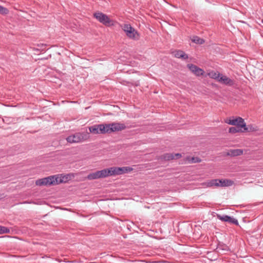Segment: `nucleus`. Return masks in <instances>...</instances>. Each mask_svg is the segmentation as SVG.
Returning <instances> with one entry per match:
<instances>
[{"instance_id":"nucleus-1","label":"nucleus","mask_w":263,"mask_h":263,"mask_svg":"<svg viewBox=\"0 0 263 263\" xmlns=\"http://www.w3.org/2000/svg\"><path fill=\"white\" fill-rule=\"evenodd\" d=\"M64 177L62 175L50 176L36 180L35 184L39 186L58 184L65 181L64 180Z\"/></svg>"},{"instance_id":"nucleus-2","label":"nucleus","mask_w":263,"mask_h":263,"mask_svg":"<svg viewBox=\"0 0 263 263\" xmlns=\"http://www.w3.org/2000/svg\"><path fill=\"white\" fill-rule=\"evenodd\" d=\"M93 17L100 23L107 27L114 26V21L105 14L97 11L93 14Z\"/></svg>"},{"instance_id":"nucleus-3","label":"nucleus","mask_w":263,"mask_h":263,"mask_svg":"<svg viewBox=\"0 0 263 263\" xmlns=\"http://www.w3.org/2000/svg\"><path fill=\"white\" fill-rule=\"evenodd\" d=\"M225 122L228 124L235 125L238 127H243L244 131H249L248 127L246 126V123L244 120L239 117L233 119H227Z\"/></svg>"},{"instance_id":"nucleus-4","label":"nucleus","mask_w":263,"mask_h":263,"mask_svg":"<svg viewBox=\"0 0 263 263\" xmlns=\"http://www.w3.org/2000/svg\"><path fill=\"white\" fill-rule=\"evenodd\" d=\"M107 126H108V133L121 131L126 128L125 125L123 123H112L110 124H107Z\"/></svg>"},{"instance_id":"nucleus-5","label":"nucleus","mask_w":263,"mask_h":263,"mask_svg":"<svg viewBox=\"0 0 263 263\" xmlns=\"http://www.w3.org/2000/svg\"><path fill=\"white\" fill-rule=\"evenodd\" d=\"M84 140V135L80 133L70 135L66 138L67 141L70 143L81 142L83 141Z\"/></svg>"},{"instance_id":"nucleus-6","label":"nucleus","mask_w":263,"mask_h":263,"mask_svg":"<svg viewBox=\"0 0 263 263\" xmlns=\"http://www.w3.org/2000/svg\"><path fill=\"white\" fill-rule=\"evenodd\" d=\"M106 171L103 169L101 171H98L95 173H90L87 176V179L89 180H93L100 178L106 177Z\"/></svg>"},{"instance_id":"nucleus-7","label":"nucleus","mask_w":263,"mask_h":263,"mask_svg":"<svg viewBox=\"0 0 263 263\" xmlns=\"http://www.w3.org/2000/svg\"><path fill=\"white\" fill-rule=\"evenodd\" d=\"M187 67L193 74L197 77L203 76L204 73V71L202 69L194 64H188L187 65Z\"/></svg>"},{"instance_id":"nucleus-8","label":"nucleus","mask_w":263,"mask_h":263,"mask_svg":"<svg viewBox=\"0 0 263 263\" xmlns=\"http://www.w3.org/2000/svg\"><path fill=\"white\" fill-rule=\"evenodd\" d=\"M217 217L218 219L222 221L228 222L230 223L234 224L236 226H238L239 224L237 219L228 215H220L219 214H217Z\"/></svg>"},{"instance_id":"nucleus-9","label":"nucleus","mask_w":263,"mask_h":263,"mask_svg":"<svg viewBox=\"0 0 263 263\" xmlns=\"http://www.w3.org/2000/svg\"><path fill=\"white\" fill-rule=\"evenodd\" d=\"M201 161V159L199 157L187 156L182 160V163L192 164L199 163Z\"/></svg>"},{"instance_id":"nucleus-10","label":"nucleus","mask_w":263,"mask_h":263,"mask_svg":"<svg viewBox=\"0 0 263 263\" xmlns=\"http://www.w3.org/2000/svg\"><path fill=\"white\" fill-rule=\"evenodd\" d=\"M219 82L229 86H232L234 84V81L233 80L230 79L226 76H223L222 74L220 77V79H219Z\"/></svg>"},{"instance_id":"nucleus-11","label":"nucleus","mask_w":263,"mask_h":263,"mask_svg":"<svg viewBox=\"0 0 263 263\" xmlns=\"http://www.w3.org/2000/svg\"><path fill=\"white\" fill-rule=\"evenodd\" d=\"M181 156V154L166 153L161 156V158L166 161L174 159L175 157Z\"/></svg>"},{"instance_id":"nucleus-12","label":"nucleus","mask_w":263,"mask_h":263,"mask_svg":"<svg viewBox=\"0 0 263 263\" xmlns=\"http://www.w3.org/2000/svg\"><path fill=\"white\" fill-rule=\"evenodd\" d=\"M218 186H230L234 184V181L230 179H218Z\"/></svg>"},{"instance_id":"nucleus-13","label":"nucleus","mask_w":263,"mask_h":263,"mask_svg":"<svg viewBox=\"0 0 263 263\" xmlns=\"http://www.w3.org/2000/svg\"><path fill=\"white\" fill-rule=\"evenodd\" d=\"M243 154V150L241 149H230L229 150L227 155L230 156L231 157H236L240 156Z\"/></svg>"},{"instance_id":"nucleus-14","label":"nucleus","mask_w":263,"mask_h":263,"mask_svg":"<svg viewBox=\"0 0 263 263\" xmlns=\"http://www.w3.org/2000/svg\"><path fill=\"white\" fill-rule=\"evenodd\" d=\"M97 125L98 127L99 134L108 133V126H107V124H97Z\"/></svg>"},{"instance_id":"nucleus-15","label":"nucleus","mask_w":263,"mask_h":263,"mask_svg":"<svg viewBox=\"0 0 263 263\" xmlns=\"http://www.w3.org/2000/svg\"><path fill=\"white\" fill-rule=\"evenodd\" d=\"M105 170L106 171V177L118 175V167H111Z\"/></svg>"},{"instance_id":"nucleus-16","label":"nucleus","mask_w":263,"mask_h":263,"mask_svg":"<svg viewBox=\"0 0 263 263\" xmlns=\"http://www.w3.org/2000/svg\"><path fill=\"white\" fill-rule=\"evenodd\" d=\"M129 38L134 40H138L139 39V34L138 32L134 29V31L132 30L127 33L126 34Z\"/></svg>"},{"instance_id":"nucleus-17","label":"nucleus","mask_w":263,"mask_h":263,"mask_svg":"<svg viewBox=\"0 0 263 263\" xmlns=\"http://www.w3.org/2000/svg\"><path fill=\"white\" fill-rule=\"evenodd\" d=\"M133 171V168L128 166L118 167V175H121Z\"/></svg>"},{"instance_id":"nucleus-18","label":"nucleus","mask_w":263,"mask_h":263,"mask_svg":"<svg viewBox=\"0 0 263 263\" xmlns=\"http://www.w3.org/2000/svg\"><path fill=\"white\" fill-rule=\"evenodd\" d=\"M218 179H212L210 181L205 183L207 187H212L213 186H218Z\"/></svg>"},{"instance_id":"nucleus-19","label":"nucleus","mask_w":263,"mask_h":263,"mask_svg":"<svg viewBox=\"0 0 263 263\" xmlns=\"http://www.w3.org/2000/svg\"><path fill=\"white\" fill-rule=\"evenodd\" d=\"M209 75L210 77L213 79L217 80L219 82V79L221 76V74L220 73L216 72L214 71H212L209 73Z\"/></svg>"},{"instance_id":"nucleus-20","label":"nucleus","mask_w":263,"mask_h":263,"mask_svg":"<svg viewBox=\"0 0 263 263\" xmlns=\"http://www.w3.org/2000/svg\"><path fill=\"white\" fill-rule=\"evenodd\" d=\"M242 127H238V126L236 127H231L229 128V132L231 134H235L239 132H243L241 130Z\"/></svg>"},{"instance_id":"nucleus-21","label":"nucleus","mask_w":263,"mask_h":263,"mask_svg":"<svg viewBox=\"0 0 263 263\" xmlns=\"http://www.w3.org/2000/svg\"><path fill=\"white\" fill-rule=\"evenodd\" d=\"M134 28L132 27L130 24H124L123 27V30L126 33V34L129 32V31H134Z\"/></svg>"},{"instance_id":"nucleus-22","label":"nucleus","mask_w":263,"mask_h":263,"mask_svg":"<svg viewBox=\"0 0 263 263\" xmlns=\"http://www.w3.org/2000/svg\"><path fill=\"white\" fill-rule=\"evenodd\" d=\"M89 129L90 132L93 134H99V132L98 130V127L97 124L89 127Z\"/></svg>"},{"instance_id":"nucleus-23","label":"nucleus","mask_w":263,"mask_h":263,"mask_svg":"<svg viewBox=\"0 0 263 263\" xmlns=\"http://www.w3.org/2000/svg\"><path fill=\"white\" fill-rule=\"evenodd\" d=\"M10 233V229L6 227L0 226V234H7Z\"/></svg>"},{"instance_id":"nucleus-24","label":"nucleus","mask_w":263,"mask_h":263,"mask_svg":"<svg viewBox=\"0 0 263 263\" xmlns=\"http://www.w3.org/2000/svg\"><path fill=\"white\" fill-rule=\"evenodd\" d=\"M9 13V10L7 8L4 7L0 5V14H7Z\"/></svg>"},{"instance_id":"nucleus-25","label":"nucleus","mask_w":263,"mask_h":263,"mask_svg":"<svg viewBox=\"0 0 263 263\" xmlns=\"http://www.w3.org/2000/svg\"><path fill=\"white\" fill-rule=\"evenodd\" d=\"M173 56H174L176 58H181V51L177 50V51H174L172 52Z\"/></svg>"},{"instance_id":"nucleus-26","label":"nucleus","mask_w":263,"mask_h":263,"mask_svg":"<svg viewBox=\"0 0 263 263\" xmlns=\"http://www.w3.org/2000/svg\"><path fill=\"white\" fill-rule=\"evenodd\" d=\"M193 41L196 43H198L200 44H202L204 42V41L202 39H201L199 38L198 37L196 36L194 40Z\"/></svg>"},{"instance_id":"nucleus-27","label":"nucleus","mask_w":263,"mask_h":263,"mask_svg":"<svg viewBox=\"0 0 263 263\" xmlns=\"http://www.w3.org/2000/svg\"><path fill=\"white\" fill-rule=\"evenodd\" d=\"M188 59V55L185 52L182 51V59Z\"/></svg>"}]
</instances>
